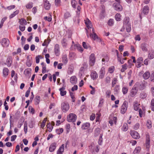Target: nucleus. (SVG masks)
<instances>
[{
    "instance_id": "obj_17",
    "label": "nucleus",
    "mask_w": 154,
    "mask_h": 154,
    "mask_svg": "<svg viewBox=\"0 0 154 154\" xmlns=\"http://www.w3.org/2000/svg\"><path fill=\"white\" fill-rule=\"evenodd\" d=\"M90 124L88 122L84 123L82 125L81 128L83 130L87 129L90 127Z\"/></svg>"
},
{
    "instance_id": "obj_11",
    "label": "nucleus",
    "mask_w": 154,
    "mask_h": 154,
    "mask_svg": "<svg viewBox=\"0 0 154 154\" xmlns=\"http://www.w3.org/2000/svg\"><path fill=\"white\" fill-rule=\"evenodd\" d=\"M130 134L132 137L134 139H138L140 137L139 134L135 131H132L131 132Z\"/></svg>"
},
{
    "instance_id": "obj_46",
    "label": "nucleus",
    "mask_w": 154,
    "mask_h": 154,
    "mask_svg": "<svg viewBox=\"0 0 154 154\" xmlns=\"http://www.w3.org/2000/svg\"><path fill=\"white\" fill-rule=\"evenodd\" d=\"M27 125L28 124L26 122H25L24 124V133L25 134L27 133Z\"/></svg>"
},
{
    "instance_id": "obj_44",
    "label": "nucleus",
    "mask_w": 154,
    "mask_h": 154,
    "mask_svg": "<svg viewBox=\"0 0 154 154\" xmlns=\"http://www.w3.org/2000/svg\"><path fill=\"white\" fill-rule=\"evenodd\" d=\"M150 108L152 111H154V99H152L151 101Z\"/></svg>"
},
{
    "instance_id": "obj_10",
    "label": "nucleus",
    "mask_w": 154,
    "mask_h": 154,
    "mask_svg": "<svg viewBox=\"0 0 154 154\" xmlns=\"http://www.w3.org/2000/svg\"><path fill=\"white\" fill-rule=\"evenodd\" d=\"M44 7L45 9L48 10L51 7V4L48 0H43Z\"/></svg>"
},
{
    "instance_id": "obj_12",
    "label": "nucleus",
    "mask_w": 154,
    "mask_h": 154,
    "mask_svg": "<svg viewBox=\"0 0 154 154\" xmlns=\"http://www.w3.org/2000/svg\"><path fill=\"white\" fill-rule=\"evenodd\" d=\"M148 45L146 43H143L141 44L140 47L142 51L146 52L148 51Z\"/></svg>"
},
{
    "instance_id": "obj_29",
    "label": "nucleus",
    "mask_w": 154,
    "mask_h": 154,
    "mask_svg": "<svg viewBox=\"0 0 154 154\" xmlns=\"http://www.w3.org/2000/svg\"><path fill=\"white\" fill-rule=\"evenodd\" d=\"M77 81L76 78L75 76H72L70 79V82L72 84H75Z\"/></svg>"
},
{
    "instance_id": "obj_15",
    "label": "nucleus",
    "mask_w": 154,
    "mask_h": 154,
    "mask_svg": "<svg viewBox=\"0 0 154 154\" xmlns=\"http://www.w3.org/2000/svg\"><path fill=\"white\" fill-rule=\"evenodd\" d=\"M90 35V37L94 40H96L97 41L99 42H100L101 41V39L98 37L95 33H94V34L91 33Z\"/></svg>"
},
{
    "instance_id": "obj_18",
    "label": "nucleus",
    "mask_w": 154,
    "mask_h": 154,
    "mask_svg": "<svg viewBox=\"0 0 154 154\" xmlns=\"http://www.w3.org/2000/svg\"><path fill=\"white\" fill-rule=\"evenodd\" d=\"M54 51L56 56H58L60 54V48L58 44H56L55 45Z\"/></svg>"
},
{
    "instance_id": "obj_59",
    "label": "nucleus",
    "mask_w": 154,
    "mask_h": 154,
    "mask_svg": "<svg viewBox=\"0 0 154 154\" xmlns=\"http://www.w3.org/2000/svg\"><path fill=\"white\" fill-rule=\"evenodd\" d=\"M148 57L150 59H153L154 57V55L152 53L151 54L150 53H149L148 54Z\"/></svg>"
},
{
    "instance_id": "obj_6",
    "label": "nucleus",
    "mask_w": 154,
    "mask_h": 154,
    "mask_svg": "<svg viewBox=\"0 0 154 154\" xmlns=\"http://www.w3.org/2000/svg\"><path fill=\"white\" fill-rule=\"evenodd\" d=\"M61 109L64 112H66L69 109V105L67 102H63L61 104Z\"/></svg>"
},
{
    "instance_id": "obj_47",
    "label": "nucleus",
    "mask_w": 154,
    "mask_h": 154,
    "mask_svg": "<svg viewBox=\"0 0 154 154\" xmlns=\"http://www.w3.org/2000/svg\"><path fill=\"white\" fill-rule=\"evenodd\" d=\"M90 88H91V91L90 93L91 94L93 95L95 94V88L93 87L91 85H90Z\"/></svg>"
},
{
    "instance_id": "obj_3",
    "label": "nucleus",
    "mask_w": 154,
    "mask_h": 154,
    "mask_svg": "<svg viewBox=\"0 0 154 154\" xmlns=\"http://www.w3.org/2000/svg\"><path fill=\"white\" fill-rule=\"evenodd\" d=\"M77 116L74 113H70L67 117V120L69 122H74L76 121Z\"/></svg>"
},
{
    "instance_id": "obj_40",
    "label": "nucleus",
    "mask_w": 154,
    "mask_h": 154,
    "mask_svg": "<svg viewBox=\"0 0 154 154\" xmlns=\"http://www.w3.org/2000/svg\"><path fill=\"white\" fill-rule=\"evenodd\" d=\"M63 128H61L59 129H57L56 130V132L58 134H60L63 132Z\"/></svg>"
},
{
    "instance_id": "obj_16",
    "label": "nucleus",
    "mask_w": 154,
    "mask_h": 154,
    "mask_svg": "<svg viewBox=\"0 0 154 154\" xmlns=\"http://www.w3.org/2000/svg\"><path fill=\"white\" fill-rule=\"evenodd\" d=\"M91 76L93 80L96 79L98 77V75L97 72L94 71H92L91 74Z\"/></svg>"
},
{
    "instance_id": "obj_7",
    "label": "nucleus",
    "mask_w": 154,
    "mask_h": 154,
    "mask_svg": "<svg viewBox=\"0 0 154 154\" xmlns=\"http://www.w3.org/2000/svg\"><path fill=\"white\" fill-rule=\"evenodd\" d=\"M114 9L116 10L119 11L122 10V8L119 3L115 2L113 5Z\"/></svg>"
},
{
    "instance_id": "obj_63",
    "label": "nucleus",
    "mask_w": 154,
    "mask_h": 154,
    "mask_svg": "<svg viewBox=\"0 0 154 154\" xmlns=\"http://www.w3.org/2000/svg\"><path fill=\"white\" fill-rule=\"evenodd\" d=\"M46 66H44L42 67V72L43 73H44L46 72Z\"/></svg>"
},
{
    "instance_id": "obj_14",
    "label": "nucleus",
    "mask_w": 154,
    "mask_h": 154,
    "mask_svg": "<svg viewBox=\"0 0 154 154\" xmlns=\"http://www.w3.org/2000/svg\"><path fill=\"white\" fill-rule=\"evenodd\" d=\"M105 74V69L103 67H102L100 69L99 73V77L100 79H103Z\"/></svg>"
},
{
    "instance_id": "obj_57",
    "label": "nucleus",
    "mask_w": 154,
    "mask_h": 154,
    "mask_svg": "<svg viewBox=\"0 0 154 154\" xmlns=\"http://www.w3.org/2000/svg\"><path fill=\"white\" fill-rule=\"evenodd\" d=\"M104 11H102L100 15V19H103L105 17V14H104Z\"/></svg>"
},
{
    "instance_id": "obj_39",
    "label": "nucleus",
    "mask_w": 154,
    "mask_h": 154,
    "mask_svg": "<svg viewBox=\"0 0 154 154\" xmlns=\"http://www.w3.org/2000/svg\"><path fill=\"white\" fill-rule=\"evenodd\" d=\"M128 88L126 87H123L122 88V91L124 94H125L127 93L128 91Z\"/></svg>"
},
{
    "instance_id": "obj_64",
    "label": "nucleus",
    "mask_w": 154,
    "mask_h": 154,
    "mask_svg": "<svg viewBox=\"0 0 154 154\" xmlns=\"http://www.w3.org/2000/svg\"><path fill=\"white\" fill-rule=\"evenodd\" d=\"M152 96L154 97V87H152L151 90Z\"/></svg>"
},
{
    "instance_id": "obj_41",
    "label": "nucleus",
    "mask_w": 154,
    "mask_h": 154,
    "mask_svg": "<svg viewBox=\"0 0 154 154\" xmlns=\"http://www.w3.org/2000/svg\"><path fill=\"white\" fill-rule=\"evenodd\" d=\"M77 49L78 50L81 52H82L83 51V49L82 46L79 44H77L75 45Z\"/></svg>"
},
{
    "instance_id": "obj_13",
    "label": "nucleus",
    "mask_w": 154,
    "mask_h": 154,
    "mask_svg": "<svg viewBox=\"0 0 154 154\" xmlns=\"http://www.w3.org/2000/svg\"><path fill=\"white\" fill-rule=\"evenodd\" d=\"M143 62V58L142 57H139L137 60L136 66L137 68L140 67Z\"/></svg>"
},
{
    "instance_id": "obj_43",
    "label": "nucleus",
    "mask_w": 154,
    "mask_h": 154,
    "mask_svg": "<svg viewBox=\"0 0 154 154\" xmlns=\"http://www.w3.org/2000/svg\"><path fill=\"white\" fill-rule=\"evenodd\" d=\"M47 118H45L43 120L42 123L41 124V127L42 128H43L44 127L45 125V122H46V121H47Z\"/></svg>"
},
{
    "instance_id": "obj_27",
    "label": "nucleus",
    "mask_w": 154,
    "mask_h": 154,
    "mask_svg": "<svg viewBox=\"0 0 154 154\" xmlns=\"http://www.w3.org/2000/svg\"><path fill=\"white\" fill-rule=\"evenodd\" d=\"M65 88L62 87L59 89L60 94L61 96H64L66 94V91H64Z\"/></svg>"
},
{
    "instance_id": "obj_22",
    "label": "nucleus",
    "mask_w": 154,
    "mask_h": 154,
    "mask_svg": "<svg viewBox=\"0 0 154 154\" xmlns=\"http://www.w3.org/2000/svg\"><path fill=\"white\" fill-rule=\"evenodd\" d=\"M64 144L62 145L60 147L57 152V154H62L64 151Z\"/></svg>"
},
{
    "instance_id": "obj_28",
    "label": "nucleus",
    "mask_w": 154,
    "mask_h": 154,
    "mask_svg": "<svg viewBox=\"0 0 154 154\" xmlns=\"http://www.w3.org/2000/svg\"><path fill=\"white\" fill-rule=\"evenodd\" d=\"M140 104L138 103L137 101L134 102V109L136 110H137L139 107Z\"/></svg>"
},
{
    "instance_id": "obj_51",
    "label": "nucleus",
    "mask_w": 154,
    "mask_h": 154,
    "mask_svg": "<svg viewBox=\"0 0 154 154\" xmlns=\"http://www.w3.org/2000/svg\"><path fill=\"white\" fill-rule=\"evenodd\" d=\"M42 56L41 55H38L35 57L36 63H37L39 62V59L42 58Z\"/></svg>"
},
{
    "instance_id": "obj_45",
    "label": "nucleus",
    "mask_w": 154,
    "mask_h": 154,
    "mask_svg": "<svg viewBox=\"0 0 154 154\" xmlns=\"http://www.w3.org/2000/svg\"><path fill=\"white\" fill-rule=\"evenodd\" d=\"M103 134H101L100 135V137L99 139L98 142V144L99 145H102V142H103V138H102Z\"/></svg>"
},
{
    "instance_id": "obj_61",
    "label": "nucleus",
    "mask_w": 154,
    "mask_h": 154,
    "mask_svg": "<svg viewBox=\"0 0 154 154\" xmlns=\"http://www.w3.org/2000/svg\"><path fill=\"white\" fill-rule=\"evenodd\" d=\"M139 112L140 116V117H142L143 116V112L142 111L141 109H140L139 110Z\"/></svg>"
},
{
    "instance_id": "obj_2",
    "label": "nucleus",
    "mask_w": 154,
    "mask_h": 154,
    "mask_svg": "<svg viewBox=\"0 0 154 154\" xmlns=\"http://www.w3.org/2000/svg\"><path fill=\"white\" fill-rule=\"evenodd\" d=\"M139 84L138 83H136L133 86L131 90V97H134L137 93L138 91V87Z\"/></svg>"
},
{
    "instance_id": "obj_26",
    "label": "nucleus",
    "mask_w": 154,
    "mask_h": 154,
    "mask_svg": "<svg viewBox=\"0 0 154 154\" xmlns=\"http://www.w3.org/2000/svg\"><path fill=\"white\" fill-rule=\"evenodd\" d=\"M9 70L7 68H4L3 70V75L4 77H6L8 75Z\"/></svg>"
},
{
    "instance_id": "obj_25",
    "label": "nucleus",
    "mask_w": 154,
    "mask_h": 154,
    "mask_svg": "<svg viewBox=\"0 0 154 154\" xmlns=\"http://www.w3.org/2000/svg\"><path fill=\"white\" fill-rule=\"evenodd\" d=\"M149 11V7L148 5L144 6L143 10V12L145 14H147Z\"/></svg>"
},
{
    "instance_id": "obj_30",
    "label": "nucleus",
    "mask_w": 154,
    "mask_h": 154,
    "mask_svg": "<svg viewBox=\"0 0 154 154\" xmlns=\"http://www.w3.org/2000/svg\"><path fill=\"white\" fill-rule=\"evenodd\" d=\"M128 66L127 63H125L124 64L122 65V68L121 70V71L122 72H124L127 69Z\"/></svg>"
},
{
    "instance_id": "obj_38",
    "label": "nucleus",
    "mask_w": 154,
    "mask_h": 154,
    "mask_svg": "<svg viewBox=\"0 0 154 154\" xmlns=\"http://www.w3.org/2000/svg\"><path fill=\"white\" fill-rule=\"evenodd\" d=\"M40 97L39 96H36L35 100V104H38L39 103L40 101Z\"/></svg>"
},
{
    "instance_id": "obj_20",
    "label": "nucleus",
    "mask_w": 154,
    "mask_h": 154,
    "mask_svg": "<svg viewBox=\"0 0 154 154\" xmlns=\"http://www.w3.org/2000/svg\"><path fill=\"white\" fill-rule=\"evenodd\" d=\"M12 63V58L11 57H8L7 60L6 62L5 63L7 66H10Z\"/></svg>"
},
{
    "instance_id": "obj_19",
    "label": "nucleus",
    "mask_w": 154,
    "mask_h": 154,
    "mask_svg": "<svg viewBox=\"0 0 154 154\" xmlns=\"http://www.w3.org/2000/svg\"><path fill=\"white\" fill-rule=\"evenodd\" d=\"M137 83H138L139 84L138 88H139V90H143L145 88L146 85L144 81L141 83L137 82Z\"/></svg>"
},
{
    "instance_id": "obj_4",
    "label": "nucleus",
    "mask_w": 154,
    "mask_h": 154,
    "mask_svg": "<svg viewBox=\"0 0 154 154\" xmlns=\"http://www.w3.org/2000/svg\"><path fill=\"white\" fill-rule=\"evenodd\" d=\"M128 106L127 102L124 101L121 106V112L122 114H124L126 112Z\"/></svg>"
},
{
    "instance_id": "obj_52",
    "label": "nucleus",
    "mask_w": 154,
    "mask_h": 154,
    "mask_svg": "<svg viewBox=\"0 0 154 154\" xmlns=\"http://www.w3.org/2000/svg\"><path fill=\"white\" fill-rule=\"evenodd\" d=\"M60 3H61L60 0H55V5L57 6H59Z\"/></svg>"
},
{
    "instance_id": "obj_48",
    "label": "nucleus",
    "mask_w": 154,
    "mask_h": 154,
    "mask_svg": "<svg viewBox=\"0 0 154 154\" xmlns=\"http://www.w3.org/2000/svg\"><path fill=\"white\" fill-rule=\"evenodd\" d=\"M71 16V15L70 14V13L69 12H67L65 13L64 14V17L65 19H67L70 17Z\"/></svg>"
},
{
    "instance_id": "obj_62",
    "label": "nucleus",
    "mask_w": 154,
    "mask_h": 154,
    "mask_svg": "<svg viewBox=\"0 0 154 154\" xmlns=\"http://www.w3.org/2000/svg\"><path fill=\"white\" fill-rule=\"evenodd\" d=\"M150 76L151 81L154 82V72H153L151 74Z\"/></svg>"
},
{
    "instance_id": "obj_5",
    "label": "nucleus",
    "mask_w": 154,
    "mask_h": 154,
    "mask_svg": "<svg viewBox=\"0 0 154 154\" xmlns=\"http://www.w3.org/2000/svg\"><path fill=\"white\" fill-rule=\"evenodd\" d=\"M145 146L147 149V151H149L150 146V140L149 135L148 134H147L146 135Z\"/></svg>"
},
{
    "instance_id": "obj_35",
    "label": "nucleus",
    "mask_w": 154,
    "mask_h": 154,
    "mask_svg": "<svg viewBox=\"0 0 154 154\" xmlns=\"http://www.w3.org/2000/svg\"><path fill=\"white\" fill-rule=\"evenodd\" d=\"M115 18L117 21H120L121 20V15L119 13H117L115 16Z\"/></svg>"
},
{
    "instance_id": "obj_31",
    "label": "nucleus",
    "mask_w": 154,
    "mask_h": 154,
    "mask_svg": "<svg viewBox=\"0 0 154 154\" xmlns=\"http://www.w3.org/2000/svg\"><path fill=\"white\" fill-rule=\"evenodd\" d=\"M146 125L148 129L151 128L152 127V123L150 120H148L147 121Z\"/></svg>"
},
{
    "instance_id": "obj_23",
    "label": "nucleus",
    "mask_w": 154,
    "mask_h": 154,
    "mask_svg": "<svg viewBox=\"0 0 154 154\" xmlns=\"http://www.w3.org/2000/svg\"><path fill=\"white\" fill-rule=\"evenodd\" d=\"M85 23L87 27L88 28V29H89L90 28H91V26H92L91 22L88 18L86 19L85 20Z\"/></svg>"
},
{
    "instance_id": "obj_9",
    "label": "nucleus",
    "mask_w": 154,
    "mask_h": 154,
    "mask_svg": "<svg viewBox=\"0 0 154 154\" xmlns=\"http://www.w3.org/2000/svg\"><path fill=\"white\" fill-rule=\"evenodd\" d=\"M95 62V55L94 54H92L90 57L89 63L90 65L91 66H93Z\"/></svg>"
},
{
    "instance_id": "obj_49",
    "label": "nucleus",
    "mask_w": 154,
    "mask_h": 154,
    "mask_svg": "<svg viewBox=\"0 0 154 154\" xmlns=\"http://www.w3.org/2000/svg\"><path fill=\"white\" fill-rule=\"evenodd\" d=\"M113 19H110L108 22V25L110 26H112L113 25Z\"/></svg>"
},
{
    "instance_id": "obj_34",
    "label": "nucleus",
    "mask_w": 154,
    "mask_h": 154,
    "mask_svg": "<svg viewBox=\"0 0 154 154\" xmlns=\"http://www.w3.org/2000/svg\"><path fill=\"white\" fill-rule=\"evenodd\" d=\"M141 150V147L140 146H137L136 147L134 150L133 153L134 154H136L139 153Z\"/></svg>"
},
{
    "instance_id": "obj_54",
    "label": "nucleus",
    "mask_w": 154,
    "mask_h": 154,
    "mask_svg": "<svg viewBox=\"0 0 154 154\" xmlns=\"http://www.w3.org/2000/svg\"><path fill=\"white\" fill-rule=\"evenodd\" d=\"M140 125V124L139 123H136L134 126V129L137 130L139 128Z\"/></svg>"
},
{
    "instance_id": "obj_53",
    "label": "nucleus",
    "mask_w": 154,
    "mask_h": 154,
    "mask_svg": "<svg viewBox=\"0 0 154 154\" xmlns=\"http://www.w3.org/2000/svg\"><path fill=\"white\" fill-rule=\"evenodd\" d=\"M33 7L32 4L31 3H29L26 5V7L27 8L30 9L32 8Z\"/></svg>"
},
{
    "instance_id": "obj_55",
    "label": "nucleus",
    "mask_w": 154,
    "mask_h": 154,
    "mask_svg": "<svg viewBox=\"0 0 154 154\" xmlns=\"http://www.w3.org/2000/svg\"><path fill=\"white\" fill-rule=\"evenodd\" d=\"M62 61L64 63H67V60L66 56H64L62 57Z\"/></svg>"
},
{
    "instance_id": "obj_37",
    "label": "nucleus",
    "mask_w": 154,
    "mask_h": 154,
    "mask_svg": "<svg viewBox=\"0 0 154 154\" xmlns=\"http://www.w3.org/2000/svg\"><path fill=\"white\" fill-rule=\"evenodd\" d=\"M47 128L49 129L48 130V131L51 132L52 131V130L53 128V125L50 124V123H49L46 125Z\"/></svg>"
},
{
    "instance_id": "obj_36",
    "label": "nucleus",
    "mask_w": 154,
    "mask_h": 154,
    "mask_svg": "<svg viewBox=\"0 0 154 154\" xmlns=\"http://www.w3.org/2000/svg\"><path fill=\"white\" fill-rule=\"evenodd\" d=\"M19 13V11L18 10H16L14 11L13 13L10 16L9 18L11 19L14 17L16 15L18 14Z\"/></svg>"
},
{
    "instance_id": "obj_60",
    "label": "nucleus",
    "mask_w": 154,
    "mask_h": 154,
    "mask_svg": "<svg viewBox=\"0 0 154 154\" xmlns=\"http://www.w3.org/2000/svg\"><path fill=\"white\" fill-rule=\"evenodd\" d=\"M7 103L6 102V101H5L4 103V105L5 106V109L6 110H8V106L7 105Z\"/></svg>"
},
{
    "instance_id": "obj_32",
    "label": "nucleus",
    "mask_w": 154,
    "mask_h": 154,
    "mask_svg": "<svg viewBox=\"0 0 154 154\" xmlns=\"http://www.w3.org/2000/svg\"><path fill=\"white\" fill-rule=\"evenodd\" d=\"M67 40L66 38H63L62 40L61 43L63 47H66L67 45Z\"/></svg>"
},
{
    "instance_id": "obj_1",
    "label": "nucleus",
    "mask_w": 154,
    "mask_h": 154,
    "mask_svg": "<svg viewBox=\"0 0 154 154\" xmlns=\"http://www.w3.org/2000/svg\"><path fill=\"white\" fill-rule=\"evenodd\" d=\"M129 18L128 17H126L123 20V25L125 26L127 32H129L131 30V25L129 22Z\"/></svg>"
},
{
    "instance_id": "obj_33",
    "label": "nucleus",
    "mask_w": 154,
    "mask_h": 154,
    "mask_svg": "<svg viewBox=\"0 0 154 154\" xmlns=\"http://www.w3.org/2000/svg\"><path fill=\"white\" fill-rule=\"evenodd\" d=\"M100 129L99 128H96L94 131V135L96 136H98L100 133Z\"/></svg>"
},
{
    "instance_id": "obj_8",
    "label": "nucleus",
    "mask_w": 154,
    "mask_h": 154,
    "mask_svg": "<svg viewBox=\"0 0 154 154\" xmlns=\"http://www.w3.org/2000/svg\"><path fill=\"white\" fill-rule=\"evenodd\" d=\"M1 43L3 47H7L9 45V41L8 39L3 38L1 41Z\"/></svg>"
},
{
    "instance_id": "obj_24",
    "label": "nucleus",
    "mask_w": 154,
    "mask_h": 154,
    "mask_svg": "<svg viewBox=\"0 0 154 154\" xmlns=\"http://www.w3.org/2000/svg\"><path fill=\"white\" fill-rule=\"evenodd\" d=\"M150 76V73L149 71L146 72L143 74V77L144 79H147Z\"/></svg>"
},
{
    "instance_id": "obj_21",
    "label": "nucleus",
    "mask_w": 154,
    "mask_h": 154,
    "mask_svg": "<svg viewBox=\"0 0 154 154\" xmlns=\"http://www.w3.org/2000/svg\"><path fill=\"white\" fill-rule=\"evenodd\" d=\"M56 147V143H52L49 148V150L50 152H52L54 150Z\"/></svg>"
},
{
    "instance_id": "obj_58",
    "label": "nucleus",
    "mask_w": 154,
    "mask_h": 154,
    "mask_svg": "<svg viewBox=\"0 0 154 154\" xmlns=\"http://www.w3.org/2000/svg\"><path fill=\"white\" fill-rule=\"evenodd\" d=\"M19 28L20 30L23 31L25 30V26H23L22 24H21V25L19 26Z\"/></svg>"
},
{
    "instance_id": "obj_50",
    "label": "nucleus",
    "mask_w": 154,
    "mask_h": 154,
    "mask_svg": "<svg viewBox=\"0 0 154 154\" xmlns=\"http://www.w3.org/2000/svg\"><path fill=\"white\" fill-rule=\"evenodd\" d=\"M120 90V86L119 85H116L114 88V91L115 92L118 93L119 92Z\"/></svg>"
},
{
    "instance_id": "obj_42",
    "label": "nucleus",
    "mask_w": 154,
    "mask_h": 154,
    "mask_svg": "<svg viewBox=\"0 0 154 154\" xmlns=\"http://www.w3.org/2000/svg\"><path fill=\"white\" fill-rule=\"evenodd\" d=\"M29 111L32 114H33L35 113V110L32 106H29Z\"/></svg>"
},
{
    "instance_id": "obj_56",
    "label": "nucleus",
    "mask_w": 154,
    "mask_h": 154,
    "mask_svg": "<svg viewBox=\"0 0 154 154\" xmlns=\"http://www.w3.org/2000/svg\"><path fill=\"white\" fill-rule=\"evenodd\" d=\"M110 78L109 76H107L105 79V82L107 83H109L110 81Z\"/></svg>"
}]
</instances>
